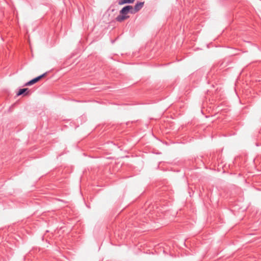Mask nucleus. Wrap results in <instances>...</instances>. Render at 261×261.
<instances>
[{"label": "nucleus", "mask_w": 261, "mask_h": 261, "mask_svg": "<svg viewBox=\"0 0 261 261\" xmlns=\"http://www.w3.org/2000/svg\"><path fill=\"white\" fill-rule=\"evenodd\" d=\"M29 92V89L28 88H23L20 89L19 91L17 93V96L21 95L22 94H24V95H28Z\"/></svg>", "instance_id": "nucleus-4"}, {"label": "nucleus", "mask_w": 261, "mask_h": 261, "mask_svg": "<svg viewBox=\"0 0 261 261\" xmlns=\"http://www.w3.org/2000/svg\"><path fill=\"white\" fill-rule=\"evenodd\" d=\"M46 74V73H44L35 78H34L33 79L30 80V81H29L28 82L25 83L24 85L26 86H31V85H32L33 84H35L36 83L38 82L40 79H41L42 77H44L45 76Z\"/></svg>", "instance_id": "nucleus-2"}, {"label": "nucleus", "mask_w": 261, "mask_h": 261, "mask_svg": "<svg viewBox=\"0 0 261 261\" xmlns=\"http://www.w3.org/2000/svg\"><path fill=\"white\" fill-rule=\"evenodd\" d=\"M134 1L135 0H120L118 2V4L122 5L124 4H132L133 3Z\"/></svg>", "instance_id": "nucleus-5"}, {"label": "nucleus", "mask_w": 261, "mask_h": 261, "mask_svg": "<svg viewBox=\"0 0 261 261\" xmlns=\"http://www.w3.org/2000/svg\"><path fill=\"white\" fill-rule=\"evenodd\" d=\"M132 11H133V7L132 6L127 5L124 7L120 11V14L116 17V20L118 22H122L128 18L129 16L127 15V14L128 13H131Z\"/></svg>", "instance_id": "nucleus-1"}, {"label": "nucleus", "mask_w": 261, "mask_h": 261, "mask_svg": "<svg viewBox=\"0 0 261 261\" xmlns=\"http://www.w3.org/2000/svg\"><path fill=\"white\" fill-rule=\"evenodd\" d=\"M144 2H138L135 5L134 8H133V11L131 14H135L140 11L144 6Z\"/></svg>", "instance_id": "nucleus-3"}]
</instances>
